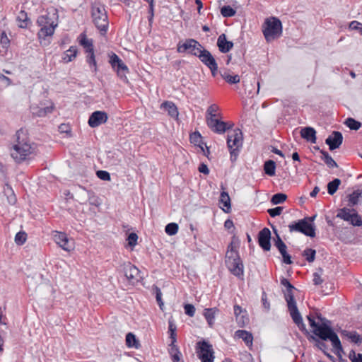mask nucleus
<instances>
[{
	"instance_id": "5fc2aeb1",
	"label": "nucleus",
	"mask_w": 362,
	"mask_h": 362,
	"mask_svg": "<svg viewBox=\"0 0 362 362\" xmlns=\"http://www.w3.org/2000/svg\"><path fill=\"white\" fill-rule=\"evenodd\" d=\"M96 175L98 178L103 181H110L111 180L110 174L106 170H98Z\"/></svg>"
},
{
	"instance_id": "f3484780",
	"label": "nucleus",
	"mask_w": 362,
	"mask_h": 362,
	"mask_svg": "<svg viewBox=\"0 0 362 362\" xmlns=\"http://www.w3.org/2000/svg\"><path fill=\"white\" fill-rule=\"evenodd\" d=\"M271 232L269 228H264L261 230L258 234V243L259 246L265 251H269L271 248L270 244Z\"/></svg>"
},
{
	"instance_id": "a18cd8bd",
	"label": "nucleus",
	"mask_w": 362,
	"mask_h": 362,
	"mask_svg": "<svg viewBox=\"0 0 362 362\" xmlns=\"http://www.w3.org/2000/svg\"><path fill=\"white\" fill-rule=\"evenodd\" d=\"M179 227L176 223H170L166 225L165 231L169 235H174L178 231Z\"/></svg>"
},
{
	"instance_id": "f8f14e48",
	"label": "nucleus",
	"mask_w": 362,
	"mask_h": 362,
	"mask_svg": "<svg viewBox=\"0 0 362 362\" xmlns=\"http://www.w3.org/2000/svg\"><path fill=\"white\" fill-rule=\"evenodd\" d=\"M109 63L120 79L127 80L126 74L129 72V69L115 53L112 52L110 55Z\"/></svg>"
},
{
	"instance_id": "aec40b11",
	"label": "nucleus",
	"mask_w": 362,
	"mask_h": 362,
	"mask_svg": "<svg viewBox=\"0 0 362 362\" xmlns=\"http://www.w3.org/2000/svg\"><path fill=\"white\" fill-rule=\"evenodd\" d=\"M274 245L279 250V252L282 255L283 262L287 264H291L292 263L291 256L286 252V245L282 241L280 236L276 233V240H275Z\"/></svg>"
},
{
	"instance_id": "774afa93",
	"label": "nucleus",
	"mask_w": 362,
	"mask_h": 362,
	"mask_svg": "<svg viewBox=\"0 0 362 362\" xmlns=\"http://www.w3.org/2000/svg\"><path fill=\"white\" fill-rule=\"evenodd\" d=\"M198 170L201 173H203L204 175H209V168L207 166V165H206L205 163H202L199 168H198Z\"/></svg>"
},
{
	"instance_id": "c756f323",
	"label": "nucleus",
	"mask_w": 362,
	"mask_h": 362,
	"mask_svg": "<svg viewBox=\"0 0 362 362\" xmlns=\"http://www.w3.org/2000/svg\"><path fill=\"white\" fill-rule=\"evenodd\" d=\"M83 190L86 191L88 198V202L90 205L99 206L101 204L100 199L91 189H87L85 187L78 185Z\"/></svg>"
},
{
	"instance_id": "4468645a",
	"label": "nucleus",
	"mask_w": 362,
	"mask_h": 362,
	"mask_svg": "<svg viewBox=\"0 0 362 362\" xmlns=\"http://www.w3.org/2000/svg\"><path fill=\"white\" fill-rule=\"evenodd\" d=\"M30 109L33 116L42 117L52 112L54 105L52 103L50 105L45 106L42 103H40L30 105Z\"/></svg>"
},
{
	"instance_id": "e2e57ef3",
	"label": "nucleus",
	"mask_w": 362,
	"mask_h": 362,
	"mask_svg": "<svg viewBox=\"0 0 362 362\" xmlns=\"http://www.w3.org/2000/svg\"><path fill=\"white\" fill-rule=\"evenodd\" d=\"M313 339L315 341L316 344L315 346L323 351V353H325L326 350L327 349V346L325 344V343L322 341H320L317 339H315L313 337Z\"/></svg>"
},
{
	"instance_id": "dca6fc26",
	"label": "nucleus",
	"mask_w": 362,
	"mask_h": 362,
	"mask_svg": "<svg viewBox=\"0 0 362 362\" xmlns=\"http://www.w3.org/2000/svg\"><path fill=\"white\" fill-rule=\"evenodd\" d=\"M123 269L125 277L130 282L134 283V281H138L140 271L136 266L128 262L124 264Z\"/></svg>"
},
{
	"instance_id": "69168bd1",
	"label": "nucleus",
	"mask_w": 362,
	"mask_h": 362,
	"mask_svg": "<svg viewBox=\"0 0 362 362\" xmlns=\"http://www.w3.org/2000/svg\"><path fill=\"white\" fill-rule=\"evenodd\" d=\"M59 131L61 133L71 134V127L66 124H61L59 126Z\"/></svg>"
},
{
	"instance_id": "37998d69",
	"label": "nucleus",
	"mask_w": 362,
	"mask_h": 362,
	"mask_svg": "<svg viewBox=\"0 0 362 362\" xmlns=\"http://www.w3.org/2000/svg\"><path fill=\"white\" fill-rule=\"evenodd\" d=\"M322 154V159L329 168L337 167V163L326 151H321Z\"/></svg>"
},
{
	"instance_id": "412c9836",
	"label": "nucleus",
	"mask_w": 362,
	"mask_h": 362,
	"mask_svg": "<svg viewBox=\"0 0 362 362\" xmlns=\"http://www.w3.org/2000/svg\"><path fill=\"white\" fill-rule=\"evenodd\" d=\"M196 46L201 47V44L196 40L192 38L187 39L184 42H179L177 50L179 53H184L189 50L194 49Z\"/></svg>"
},
{
	"instance_id": "49530a36",
	"label": "nucleus",
	"mask_w": 362,
	"mask_h": 362,
	"mask_svg": "<svg viewBox=\"0 0 362 362\" xmlns=\"http://www.w3.org/2000/svg\"><path fill=\"white\" fill-rule=\"evenodd\" d=\"M316 252L311 248H307L303 251V255L308 262H313L315 258Z\"/></svg>"
},
{
	"instance_id": "1a4fd4ad",
	"label": "nucleus",
	"mask_w": 362,
	"mask_h": 362,
	"mask_svg": "<svg viewBox=\"0 0 362 362\" xmlns=\"http://www.w3.org/2000/svg\"><path fill=\"white\" fill-rule=\"evenodd\" d=\"M197 356L201 362H214V355L212 345L205 339L197 342L195 346Z\"/></svg>"
},
{
	"instance_id": "9d476101",
	"label": "nucleus",
	"mask_w": 362,
	"mask_h": 362,
	"mask_svg": "<svg viewBox=\"0 0 362 362\" xmlns=\"http://www.w3.org/2000/svg\"><path fill=\"white\" fill-rule=\"evenodd\" d=\"M288 228L291 233L299 232L310 238L315 236V226L309 222L307 218L290 223Z\"/></svg>"
},
{
	"instance_id": "20e7f679",
	"label": "nucleus",
	"mask_w": 362,
	"mask_h": 362,
	"mask_svg": "<svg viewBox=\"0 0 362 362\" xmlns=\"http://www.w3.org/2000/svg\"><path fill=\"white\" fill-rule=\"evenodd\" d=\"M16 144L11 150V156L17 163H21L32 153L31 146L29 138L23 129L16 132Z\"/></svg>"
},
{
	"instance_id": "4be33fe9",
	"label": "nucleus",
	"mask_w": 362,
	"mask_h": 362,
	"mask_svg": "<svg viewBox=\"0 0 362 362\" xmlns=\"http://www.w3.org/2000/svg\"><path fill=\"white\" fill-rule=\"evenodd\" d=\"M342 338L349 340L351 342L360 344L362 342V337L356 331L342 329L340 331Z\"/></svg>"
},
{
	"instance_id": "72a5a7b5",
	"label": "nucleus",
	"mask_w": 362,
	"mask_h": 362,
	"mask_svg": "<svg viewBox=\"0 0 362 362\" xmlns=\"http://www.w3.org/2000/svg\"><path fill=\"white\" fill-rule=\"evenodd\" d=\"M361 195L362 192L361 190L357 189L354 191L348 197V205L351 207L356 205L358 203L359 199L361 197Z\"/></svg>"
},
{
	"instance_id": "052dcab7",
	"label": "nucleus",
	"mask_w": 362,
	"mask_h": 362,
	"mask_svg": "<svg viewBox=\"0 0 362 362\" xmlns=\"http://www.w3.org/2000/svg\"><path fill=\"white\" fill-rule=\"evenodd\" d=\"M283 211V208L281 206H277L273 209H268L267 212L272 217H275L276 216H279L281 214Z\"/></svg>"
},
{
	"instance_id": "ea45409f",
	"label": "nucleus",
	"mask_w": 362,
	"mask_h": 362,
	"mask_svg": "<svg viewBox=\"0 0 362 362\" xmlns=\"http://www.w3.org/2000/svg\"><path fill=\"white\" fill-rule=\"evenodd\" d=\"M344 124L350 129L356 130V131L359 129L361 127V123L360 122L356 121V119H354V118H351V117L347 118L345 120Z\"/></svg>"
},
{
	"instance_id": "e433bc0d",
	"label": "nucleus",
	"mask_w": 362,
	"mask_h": 362,
	"mask_svg": "<svg viewBox=\"0 0 362 362\" xmlns=\"http://www.w3.org/2000/svg\"><path fill=\"white\" fill-rule=\"evenodd\" d=\"M341 184V180L339 178L334 179L332 182L327 184V191L330 195H333L338 189Z\"/></svg>"
},
{
	"instance_id": "4c0bfd02",
	"label": "nucleus",
	"mask_w": 362,
	"mask_h": 362,
	"mask_svg": "<svg viewBox=\"0 0 362 362\" xmlns=\"http://www.w3.org/2000/svg\"><path fill=\"white\" fill-rule=\"evenodd\" d=\"M221 187L222 191L218 202V206L224 213H226V199H225L226 197V191L223 184L221 185Z\"/></svg>"
},
{
	"instance_id": "c03bdc74",
	"label": "nucleus",
	"mask_w": 362,
	"mask_h": 362,
	"mask_svg": "<svg viewBox=\"0 0 362 362\" xmlns=\"http://www.w3.org/2000/svg\"><path fill=\"white\" fill-rule=\"evenodd\" d=\"M168 324V332L170 333L171 342H173V344H175L177 341L176 327L171 320H169Z\"/></svg>"
},
{
	"instance_id": "39448f33",
	"label": "nucleus",
	"mask_w": 362,
	"mask_h": 362,
	"mask_svg": "<svg viewBox=\"0 0 362 362\" xmlns=\"http://www.w3.org/2000/svg\"><path fill=\"white\" fill-rule=\"evenodd\" d=\"M281 284L286 288V291L284 293V297L292 320L300 329L305 330V326L303 322L302 317L298 312L296 300H294L293 293L295 290L294 286H293L288 280L285 278H282L281 279Z\"/></svg>"
},
{
	"instance_id": "0eeeda50",
	"label": "nucleus",
	"mask_w": 362,
	"mask_h": 362,
	"mask_svg": "<svg viewBox=\"0 0 362 362\" xmlns=\"http://www.w3.org/2000/svg\"><path fill=\"white\" fill-rule=\"evenodd\" d=\"M91 16L94 25L99 30L100 34L105 35L109 28V21L104 5L99 3L93 4Z\"/></svg>"
},
{
	"instance_id": "6e6552de",
	"label": "nucleus",
	"mask_w": 362,
	"mask_h": 362,
	"mask_svg": "<svg viewBox=\"0 0 362 362\" xmlns=\"http://www.w3.org/2000/svg\"><path fill=\"white\" fill-rule=\"evenodd\" d=\"M262 33L267 42H269L280 37L282 35V24L276 17L265 19L262 25Z\"/></svg>"
},
{
	"instance_id": "6ab92c4d",
	"label": "nucleus",
	"mask_w": 362,
	"mask_h": 362,
	"mask_svg": "<svg viewBox=\"0 0 362 362\" xmlns=\"http://www.w3.org/2000/svg\"><path fill=\"white\" fill-rule=\"evenodd\" d=\"M54 242L64 250L70 251L71 250L69 245V241L67 235L64 232L54 231L53 235Z\"/></svg>"
},
{
	"instance_id": "4d7b16f0",
	"label": "nucleus",
	"mask_w": 362,
	"mask_h": 362,
	"mask_svg": "<svg viewBox=\"0 0 362 362\" xmlns=\"http://www.w3.org/2000/svg\"><path fill=\"white\" fill-rule=\"evenodd\" d=\"M185 313L189 317H193L195 313V307L192 304L187 303L184 305Z\"/></svg>"
},
{
	"instance_id": "8fccbe9b",
	"label": "nucleus",
	"mask_w": 362,
	"mask_h": 362,
	"mask_svg": "<svg viewBox=\"0 0 362 362\" xmlns=\"http://www.w3.org/2000/svg\"><path fill=\"white\" fill-rule=\"evenodd\" d=\"M217 110H218L217 105H210L206 110V119H207V117H218V115L216 113Z\"/></svg>"
},
{
	"instance_id": "423d86ee",
	"label": "nucleus",
	"mask_w": 362,
	"mask_h": 362,
	"mask_svg": "<svg viewBox=\"0 0 362 362\" xmlns=\"http://www.w3.org/2000/svg\"><path fill=\"white\" fill-rule=\"evenodd\" d=\"M233 124L228 122V148L230 151V160L237 159L243 146V134L239 129H233Z\"/></svg>"
},
{
	"instance_id": "a211bd4d",
	"label": "nucleus",
	"mask_w": 362,
	"mask_h": 362,
	"mask_svg": "<svg viewBox=\"0 0 362 362\" xmlns=\"http://www.w3.org/2000/svg\"><path fill=\"white\" fill-rule=\"evenodd\" d=\"M343 136L339 132H333L325 140L331 151L338 148L342 144Z\"/></svg>"
},
{
	"instance_id": "58836bf2",
	"label": "nucleus",
	"mask_w": 362,
	"mask_h": 362,
	"mask_svg": "<svg viewBox=\"0 0 362 362\" xmlns=\"http://www.w3.org/2000/svg\"><path fill=\"white\" fill-rule=\"evenodd\" d=\"M214 314L215 310L213 308H206L204 310V316L210 327H212L214 324Z\"/></svg>"
},
{
	"instance_id": "09e8293b",
	"label": "nucleus",
	"mask_w": 362,
	"mask_h": 362,
	"mask_svg": "<svg viewBox=\"0 0 362 362\" xmlns=\"http://www.w3.org/2000/svg\"><path fill=\"white\" fill-rule=\"evenodd\" d=\"M286 195L283 193H277L273 195L271 202L273 204H279L283 203L286 199Z\"/></svg>"
},
{
	"instance_id": "6e6d98bb",
	"label": "nucleus",
	"mask_w": 362,
	"mask_h": 362,
	"mask_svg": "<svg viewBox=\"0 0 362 362\" xmlns=\"http://www.w3.org/2000/svg\"><path fill=\"white\" fill-rule=\"evenodd\" d=\"M322 269H319L318 272H315L313 274V283L315 285H320L323 282V280L322 279Z\"/></svg>"
},
{
	"instance_id": "680f3d73",
	"label": "nucleus",
	"mask_w": 362,
	"mask_h": 362,
	"mask_svg": "<svg viewBox=\"0 0 362 362\" xmlns=\"http://www.w3.org/2000/svg\"><path fill=\"white\" fill-rule=\"evenodd\" d=\"M148 21L150 25L153 23V17H154V4H151L148 6Z\"/></svg>"
},
{
	"instance_id": "a878e982",
	"label": "nucleus",
	"mask_w": 362,
	"mask_h": 362,
	"mask_svg": "<svg viewBox=\"0 0 362 362\" xmlns=\"http://www.w3.org/2000/svg\"><path fill=\"white\" fill-rule=\"evenodd\" d=\"M198 58L207 67L210 66L214 67V63L216 62L211 52L206 49L202 50V52L198 54Z\"/></svg>"
},
{
	"instance_id": "3c124183",
	"label": "nucleus",
	"mask_w": 362,
	"mask_h": 362,
	"mask_svg": "<svg viewBox=\"0 0 362 362\" xmlns=\"http://www.w3.org/2000/svg\"><path fill=\"white\" fill-rule=\"evenodd\" d=\"M154 290H155L156 301H157L160 308L161 310H163V306L164 305V303L162 300V292H161L160 289L156 286H155Z\"/></svg>"
},
{
	"instance_id": "9b49d317",
	"label": "nucleus",
	"mask_w": 362,
	"mask_h": 362,
	"mask_svg": "<svg viewBox=\"0 0 362 362\" xmlns=\"http://www.w3.org/2000/svg\"><path fill=\"white\" fill-rule=\"evenodd\" d=\"M337 217L349 222L354 226H362V218L354 209L346 207L340 209L337 212Z\"/></svg>"
},
{
	"instance_id": "2f4dec72",
	"label": "nucleus",
	"mask_w": 362,
	"mask_h": 362,
	"mask_svg": "<svg viewBox=\"0 0 362 362\" xmlns=\"http://www.w3.org/2000/svg\"><path fill=\"white\" fill-rule=\"evenodd\" d=\"M78 49L76 46H71L69 49L63 54L62 59L64 62L69 63L74 60L77 55Z\"/></svg>"
},
{
	"instance_id": "393cba45",
	"label": "nucleus",
	"mask_w": 362,
	"mask_h": 362,
	"mask_svg": "<svg viewBox=\"0 0 362 362\" xmlns=\"http://www.w3.org/2000/svg\"><path fill=\"white\" fill-rule=\"evenodd\" d=\"M300 136L302 138L312 144L316 143V131L313 127H308L303 128L300 130Z\"/></svg>"
},
{
	"instance_id": "864d4df0",
	"label": "nucleus",
	"mask_w": 362,
	"mask_h": 362,
	"mask_svg": "<svg viewBox=\"0 0 362 362\" xmlns=\"http://www.w3.org/2000/svg\"><path fill=\"white\" fill-rule=\"evenodd\" d=\"M138 235L136 233H130L127 238L130 247H134L137 244Z\"/></svg>"
},
{
	"instance_id": "bf43d9fd",
	"label": "nucleus",
	"mask_w": 362,
	"mask_h": 362,
	"mask_svg": "<svg viewBox=\"0 0 362 362\" xmlns=\"http://www.w3.org/2000/svg\"><path fill=\"white\" fill-rule=\"evenodd\" d=\"M0 43L2 45L3 47L5 48H7L10 44V40L4 31H3L1 34Z\"/></svg>"
},
{
	"instance_id": "b1692460",
	"label": "nucleus",
	"mask_w": 362,
	"mask_h": 362,
	"mask_svg": "<svg viewBox=\"0 0 362 362\" xmlns=\"http://www.w3.org/2000/svg\"><path fill=\"white\" fill-rule=\"evenodd\" d=\"M160 108L166 111L170 117L174 119H177L179 112L177 106L172 101H165L161 105Z\"/></svg>"
},
{
	"instance_id": "f704fd0d",
	"label": "nucleus",
	"mask_w": 362,
	"mask_h": 362,
	"mask_svg": "<svg viewBox=\"0 0 362 362\" xmlns=\"http://www.w3.org/2000/svg\"><path fill=\"white\" fill-rule=\"evenodd\" d=\"M276 163L272 160L266 161L264 164V170L269 176H274L275 175Z\"/></svg>"
},
{
	"instance_id": "603ef678",
	"label": "nucleus",
	"mask_w": 362,
	"mask_h": 362,
	"mask_svg": "<svg viewBox=\"0 0 362 362\" xmlns=\"http://www.w3.org/2000/svg\"><path fill=\"white\" fill-rule=\"evenodd\" d=\"M349 358L351 362H362V354H356L355 351L351 350L349 354Z\"/></svg>"
},
{
	"instance_id": "c85d7f7f",
	"label": "nucleus",
	"mask_w": 362,
	"mask_h": 362,
	"mask_svg": "<svg viewBox=\"0 0 362 362\" xmlns=\"http://www.w3.org/2000/svg\"><path fill=\"white\" fill-rule=\"evenodd\" d=\"M79 43L86 49V52H90L94 51L93 40L88 39L86 35L83 33L79 36Z\"/></svg>"
},
{
	"instance_id": "338daca9",
	"label": "nucleus",
	"mask_w": 362,
	"mask_h": 362,
	"mask_svg": "<svg viewBox=\"0 0 362 362\" xmlns=\"http://www.w3.org/2000/svg\"><path fill=\"white\" fill-rule=\"evenodd\" d=\"M202 50H205V49L201 45V47L196 46V48H194V49H193L192 50H189V54L198 57V54H200V52H202Z\"/></svg>"
},
{
	"instance_id": "de8ad7c7",
	"label": "nucleus",
	"mask_w": 362,
	"mask_h": 362,
	"mask_svg": "<svg viewBox=\"0 0 362 362\" xmlns=\"http://www.w3.org/2000/svg\"><path fill=\"white\" fill-rule=\"evenodd\" d=\"M202 139V136L199 132L196 131L189 135V141L191 144H193L194 146L201 143Z\"/></svg>"
},
{
	"instance_id": "7ed1b4c3",
	"label": "nucleus",
	"mask_w": 362,
	"mask_h": 362,
	"mask_svg": "<svg viewBox=\"0 0 362 362\" xmlns=\"http://www.w3.org/2000/svg\"><path fill=\"white\" fill-rule=\"evenodd\" d=\"M58 11L53 7L47 8L45 13L38 16L36 23L41 28L38 33L39 36L45 38L53 35L58 25Z\"/></svg>"
},
{
	"instance_id": "2eb2a0df",
	"label": "nucleus",
	"mask_w": 362,
	"mask_h": 362,
	"mask_svg": "<svg viewBox=\"0 0 362 362\" xmlns=\"http://www.w3.org/2000/svg\"><path fill=\"white\" fill-rule=\"evenodd\" d=\"M206 124L215 133L223 134L226 132V122L221 121L218 117H207Z\"/></svg>"
},
{
	"instance_id": "13d9d810",
	"label": "nucleus",
	"mask_w": 362,
	"mask_h": 362,
	"mask_svg": "<svg viewBox=\"0 0 362 362\" xmlns=\"http://www.w3.org/2000/svg\"><path fill=\"white\" fill-rule=\"evenodd\" d=\"M349 28L354 30H358L362 35V23L356 21L350 23Z\"/></svg>"
},
{
	"instance_id": "ddd939ff",
	"label": "nucleus",
	"mask_w": 362,
	"mask_h": 362,
	"mask_svg": "<svg viewBox=\"0 0 362 362\" xmlns=\"http://www.w3.org/2000/svg\"><path fill=\"white\" fill-rule=\"evenodd\" d=\"M108 115L105 111L97 110L89 117L88 124L92 128H95L107 122Z\"/></svg>"
},
{
	"instance_id": "7c9ffc66",
	"label": "nucleus",
	"mask_w": 362,
	"mask_h": 362,
	"mask_svg": "<svg viewBox=\"0 0 362 362\" xmlns=\"http://www.w3.org/2000/svg\"><path fill=\"white\" fill-rule=\"evenodd\" d=\"M168 352L173 362H177L178 361H180L182 354L179 347L175 344H173V342H171L169 344Z\"/></svg>"
},
{
	"instance_id": "f03ea898",
	"label": "nucleus",
	"mask_w": 362,
	"mask_h": 362,
	"mask_svg": "<svg viewBox=\"0 0 362 362\" xmlns=\"http://www.w3.org/2000/svg\"><path fill=\"white\" fill-rule=\"evenodd\" d=\"M240 241L238 237L233 235L229 246H228V269L240 280L244 279V265L238 250L240 247Z\"/></svg>"
},
{
	"instance_id": "f257e3e1",
	"label": "nucleus",
	"mask_w": 362,
	"mask_h": 362,
	"mask_svg": "<svg viewBox=\"0 0 362 362\" xmlns=\"http://www.w3.org/2000/svg\"><path fill=\"white\" fill-rule=\"evenodd\" d=\"M307 318L313 329V332L323 341L329 339L332 343L334 354L340 361L342 360L344 351L337 334L330 327L329 321L322 319L320 316H317L319 322H316L310 315H308Z\"/></svg>"
},
{
	"instance_id": "cd10ccee",
	"label": "nucleus",
	"mask_w": 362,
	"mask_h": 362,
	"mask_svg": "<svg viewBox=\"0 0 362 362\" xmlns=\"http://www.w3.org/2000/svg\"><path fill=\"white\" fill-rule=\"evenodd\" d=\"M16 21L18 22V27L23 29L27 28L32 23L28 13L24 10L18 13Z\"/></svg>"
},
{
	"instance_id": "5701e85b",
	"label": "nucleus",
	"mask_w": 362,
	"mask_h": 362,
	"mask_svg": "<svg viewBox=\"0 0 362 362\" xmlns=\"http://www.w3.org/2000/svg\"><path fill=\"white\" fill-rule=\"evenodd\" d=\"M234 315L237 322L240 327L245 326L248 322L246 311L243 310L239 305L234 306Z\"/></svg>"
},
{
	"instance_id": "0e129e2a",
	"label": "nucleus",
	"mask_w": 362,
	"mask_h": 362,
	"mask_svg": "<svg viewBox=\"0 0 362 362\" xmlns=\"http://www.w3.org/2000/svg\"><path fill=\"white\" fill-rule=\"evenodd\" d=\"M218 8L220 9L221 15L226 18V4H223V0L218 1Z\"/></svg>"
},
{
	"instance_id": "c9c22d12",
	"label": "nucleus",
	"mask_w": 362,
	"mask_h": 362,
	"mask_svg": "<svg viewBox=\"0 0 362 362\" xmlns=\"http://www.w3.org/2000/svg\"><path fill=\"white\" fill-rule=\"evenodd\" d=\"M86 62L89 66L92 69L93 72H96L98 70L97 62L95 57L94 51L88 52L86 56Z\"/></svg>"
},
{
	"instance_id": "a19ab883",
	"label": "nucleus",
	"mask_w": 362,
	"mask_h": 362,
	"mask_svg": "<svg viewBox=\"0 0 362 362\" xmlns=\"http://www.w3.org/2000/svg\"><path fill=\"white\" fill-rule=\"evenodd\" d=\"M217 46L220 52L226 53V35L222 33L218 38Z\"/></svg>"
},
{
	"instance_id": "79ce46f5",
	"label": "nucleus",
	"mask_w": 362,
	"mask_h": 362,
	"mask_svg": "<svg viewBox=\"0 0 362 362\" xmlns=\"http://www.w3.org/2000/svg\"><path fill=\"white\" fill-rule=\"evenodd\" d=\"M27 240V233L25 231H19L16 234L15 243L17 245H23Z\"/></svg>"
},
{
	"instance_id": "473e14b6",
	"label": "nucleus",
	"mask_w": 362,
	"mask_h": 362,
	"mask_svg": "<svg viewBox=\"0 0 362 362\" xmlns=\"http://www.w3.org/2000/svg\"><path fill=\"white\" fill-rule=\"evenodd\" d=\"M126 344L129 348L138 349L140 346L139 340L132 332H129L126 335Z\"/></svg>"
},
{
	"instance_id": "bb28decb",
	"label": "nucleus",
	"mask_w": 362,
	"mask_h": 362,
	"mask_svg": "<svg viewBox=\"0 0 362 362\" xmlns=\"http://www.w3.org/2000/svg\"><path fill=\"white\" fill-rule=\"evenodd\" d=\"M234 337L235 339H241L246 346L251 347L252 346L253 337L252 334L245 330H238L235 332Z\"/></svg>"
}]
</instances>
